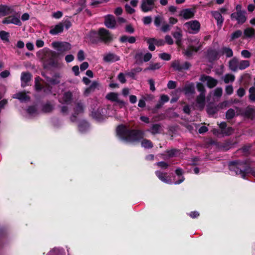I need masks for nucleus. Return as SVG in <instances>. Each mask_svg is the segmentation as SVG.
<instances>
[{
    "label": "nucleus",
    "instance_id": "nucleus-1",
    "mask_svg": "<svg viewBox=\"0 0 255 255\" xmlns=\"http://www.w3.org/2000/svg\"><path fill=\"white\" fill-rule=\"evenodd\" d=\"M116 131L119 138L124 141L129 142L137 141L143 137V133L142 131L129 129L123 125L119 126Z\"/></svg>",
    "mask_w": 255,
    "mask_h": 255
},
{
    "label": "nucleus",
    "instance_id": "nucleus-2",
    "mask_svg": "<svg viewBox=\"0 0 255 255\" xmlns=\"http://www.w3.org/2000/svg\"><path fill=\"white\" fill-rule=\"evenodd\" d=\"M229 168L232 175H240L243 179L249 174L255 176V171L246 161H233L229 163Z\"/></svg>",
    "mask_w": 255,
    "mask_h": 255
},
{
    "label": "nucleus",
    "instance_id": "nucleus-3",
    "mask_svg": "<svg viewBox=\"0 0 255 255\" xmlns=\"http://www.w3.org/2000/svg\"><path fill=\"white\" fill-rule=\"evenodd\" d=\"M87 39L92 43H97L100 41L107 43L112 40V36L108 30L102 28L99 29L98 32L90 31L87 35Z\"/></svg>",
    "mask_w": 255,
    "mask_h": 255
},
{
    "label": "nucleus",
    "instance_id": "nucleus-4",
    "mask_svg": "<svg viewBox=\"0 0 255 255\" xmlns=\"http://www.w3.org/2000/svg\"><path fill=\"white\" fill-rule=\"evenodd\" d=\"M175 173L176 175L178 176L179 180L178 181H176L174 182V184H179L183 182L185 179L184 177L182 176L183 174V170L180 168H178L175 170ZM155 174L157 176V177L163 182L172 184L173 182L171 181V180L169 178L168 179L167 177V173H163L160 171H155Z\"/></svg>",
    "mask_w": 255,
    "mask_h": 255
},
{
    "label": "nucleus",
    "instance_id": "nucleus-5",
    "mask_svg": "<svg viewBox=\"0 0 255 255\" xmlns=\"http://www.w3.org/2000/svg\"><path fill=\"white\" fill-rule=\"evenodd\" d=\"M38 53V54H42L41 58L47 61L50 66L54 68L59 67V63L57 60H56V54L54 51L48 48H44Z\"/></svg>",
    "mask_w": 255,
    "mask_h": 255
},
{
    "label": "nucleus",
    "instance_id": "nucleus-6",
    "mask_svg": "<svg viewBox=\"0 0 255 255\" xmlns=\"http://www.w3.org/2000/svg\"><path fill=\"white\" fill-rule=\"evenodd\" d=\"M190 42L189 48L186 49L184 52V54L187 56H191L194 52H197L202 46L200 42V39L196 37H191L188 39Z\"/></svg>",
    "mask_w": 255,
    "mask_h": 255
},
{
    "label": "nucleus",
    "instance_id": "nucleus-7",
    "mask_svg": "<svg viewBox=\"0 0 255 255\" xmlns=\"http://www.w3.org/2000/svg\"><path fill=\"white\" fill-rule=\"evenodd\" d=\"M72 99V94L70 92H65L62 97L59 98V102L62 105H66V106H63L61 108V112L62 114H67L68 111L67 105L71 104Z\"/></svg>",
    "mask_w": 255,
    "mask_h": 255
},
{
    "label": "nucleus",
    "instance_id": "nucleus-8",
    "mask_svg": "<svg viewBox=\"0 0 255 255\" xmlns=\"http://www.w3.org/2000/svg\"><path fill=\"white\" fill-rule=\"evenodd\" d=\"M85 108L84 104L82 101L79 100L75 101L73 109L74 113L70 117V121L72 122H76L77 120V116L84 113Z\"/></svg>",
    "mask_w": 255,
    "mask_h": 255
},
{
    "label": "nucleus",
    "instance_id": "nucleus-9",
    "mask_svg": "<svg viewBox=\"0 0 255 255\" xmlns=\"http://www.w3.org/2000/svg\"><path fill=\"white\" fill-rule=\"evenodd\" d=\"M51 45L53 48L61 52L70 50L72 47L70 43L65 41H54L51 43Z\"/></svg>",
    "mask_w": 255,
    "mask_h": 255
},
{
    "label": "nucleus",
    "instance_id": "nucleus-10",
    "mask_svg": "<svg viewBox=\"0 0 255 255\" xmlns=\"http://www.w3.org/2000/svg\"><path fill=\"white\" fill-rule=\"evenodd\" d=\"M184 25L188 32L192 34L197 33L199 31L201 27L200 22L196 20L187 22L184 24Z\"/></svg>",
    "mask_w": 255,
    "mask_h": 255
},
{
    "label": "nucleus",
    "instance_id": "nucleus-11",
    "mask_svg": "<svg viewBox=\"0 0 255 255\" xmlns=\"http://www.w3.org/2000/svg\"><path fill=\"white\" fill-rule=\"evenodd\" d=\"M156 0H141L140 8L142 11L147 12L153 10L155 7Z\"/></svg>",
    "mask_w": 255,
    "mask_h": 255
},
{
    "label": "nucleus",
    "instance_id": "nucleus-12",
    "mask_svg": "<svg viewBox=\"0 0 255 255\" xmlns=\"http://www.w3.org/2000/svg\"><path fill=\"white\" fill-rule=\"evenodd\" d=\"M246 14V12L245 11L235 12L231 14V18L233 20H236L238 24H242L247 20Z\"/></svg>",
    "mask_w": 255,
    "mask_h": 255
},
{
    "label": "nucleus",
    "instance_id": "nucleus-13",
    "mask_svg": "<svg viewBox=\"0 0 255 255\" xmlns=\"http://www.w3.org/2000/svg\"><path fill=\"white\" fill-rule=\"evenodd\" d=\"M200 80L202 82H206L207 86L209 88H212L215 87L218 81L216 79L205 75H202L200 77Z\"/></svg>",
    "mask_w": 255,
    "mask_h": 255
},
{
    "label": "nucleus",
    "instance_id": "nucleus-14",
    "mask_svg": "<svg viewBox=\"0 0 255 255\" xmlns=\"http://www.w3.org/2000/svg\"><path fill=\"white\" fill-rule=\"evenodd\" d=\"M2 23L4 24H13L18 26H21L22 24L19 17L15 15L4 18Z\"/></svg>",
    "mask_w": 255,
    "mask_h": 255
},
{
    "label": "nucleus",
    "instance_id": "nucleus-15",
    "mask_svg": "<svg viewBox=\"0 0 255 255\" xmlns=\"http://www.w3.org/2000/svg\"><path fill=\"white\" fill-rule=\"evenodd\" d=\"M16 11L13 6L0 4V16H4L10 14H15Z\"/></svg>",
    "mask_w": 255,
    "mask_h": 255
},
{
    "label": "nucleus",
    "instance_id": "nucleus-16",
    "mask_svg": "<svg viewBox=\"0 0 255 255\" xmlns=\"http://www.w3.org/2000/svg\"><path fill=\"white\" fill-rule=\"evenodd\" d=\"M195 13V10L193 8H185L180 11L179 16L185 19H188L192 18Z\"/></svg>",
    "mask_w": 255,
    "mask_h": 255
},
{
    "label": "nucleus",
    "instance_id": "nucleus-17",
    "mask_svg": "<svg viewBox=\"0 0 255 255\" xmlns=\"http://www.w3.org/2000/svg\"><path fill=\"white\" fill-rule=\"evenodd\" d=\"M105 25L109 28H114L115 27L116 20L115 17L113 15H107L105 17Z\"/></svg>",
    "mask_w": 255,
    "mask_h": 255
},
{
    "label": "nucleus",
    "instance_id": "nucleus-18",
    "mask_svg": "<svg viewBox=\"0 0 255 255\" xmlns=\"http://www.w3.org/2000/svg\"><path fill=\"white\" fill-rule=\"evenodd\" d=\"M120 58L119 56L113 53H108L104 55L103 60L107 63H113L119 61Z\"/></svg>",
    "mask_w": 255,
    "mask_h": 255
},
{
    "label": "nucleus",
    "instance_id": "nucleus-19",
    "mask_svg": "<svg viewBox=\"0 0 255 255\" xmlns=\"http://www.w3.org/2000/svg\"><path fill=\"white\" fill-rule=\"evenodd\" d=\"M227 104L226 102H224L217 106H213L212 105H209L207 106V113L210 116H213L216 114L219 108H223L224 106H226Z\"/></svg>",
    "mask_w": 255,
    "mask_h": 255
},
{
    "label": "nucleus",
    "instance_id": "nucleus-20",
    "mask_svg": "<svg viewBox=\"0 0 255 255\" xmlns=\"http://www.w3.org/2000/svg\"><path fill=\"white\" fill-rule=\"evenodd\" d=\"M219 127L221 128V133L224 136L230 135L234 131V129L232 127H227L225 122H221L219 124Z\"/></svg>",
    "mask_w": 255,
    "mask_h": 255
},
{
    "label": "nucleus",
    "instance_id": "nucleus-21",
    "mask_svg": "<svg viewBox=\"0 0 255 255\" xmlns=\"http://www.w3.org/2000/svg\"><path fill=\"white\" fill-rule=\"evenodd\" d=\"M91 116L98 122H102L104 119L103 109L98 108L97 110H93L91 112Z\"/></svg>",
    "mask_w": 255,
    "mask_h": 255
},
{
    "label": "nucleus",
    "instance_id": "nucleus-22",
    "mask_svg": "<svg viewBox=\"0 0 255 255\" xmlns=\"http://www.w3.org/2000/svg\"><path fill=\"white\" fill-rule=\"evenodd\" d=\"M106 98L109 101L116 102L123 105L125 104L123 101L119 99V94L117 93L110 92L106 95Z\"/></svg>",
    "mask_w": 255,
    "mask_h": 255
},
{
    "label": "nucleus",
    "instance_id": "nucleus-23",
    "mask_svg": "<svg viewBox=\"0 0 255 255\" xmlns=\"http://www.w3.org/2000/svg\"><path fill=\"white\" fill-rule=\"evenodd\" d=\"M64 29V25L63 23L59 22L56 25H55L53 27H52L50 30H49V33L51 35H56L58 33H61L63 32Z\"/></svg>",
    "mask_w": 255,
    "mask_h": 255
},
{
    "label": "nucleus",
    "instance_id": "nucleus-24",
    "mask_svg": "<svg viewBox=\"0 0 255 255\" xmlns=\"http://www.w3.org/2000/svg\"><path fill=\"white\" fill-rule=\"evenodd\" d=\"M239 60L236 57H233L229 62V67L231 70L236 72L239 70Z\"/></svg>",
    "mask_w": 255,
    "mask_h": 255
},
{
    "label": "nucleus",
    "instance_id": "nucleus-25",
    "mask_svg": "<svg viewBox=\"0 0 255 255\" xmlns=\"http://www.w3.org/2000/svg\"><path fill=\"white\" fill-rule=\"evenodd\" d=\"M31 75L29 72H22L21 75V86L24 87L27 83L31 80Z\"/></svg>",
    "mask_w": 255,
    "mask_h": 255
},
{
    "label": "nucleus",
    "instance_id": "nucleus-26",
    "mask_svg": "<svg viewBox=\"0 0 255 255\" xmlns=\"http://www.w3.org/2000/svg\"><path fill=\"white\" fill-rule=\"evenodd\" d=\"M196 102L198 108L200 110H203L205 105V95L199 94L197 97Z\"/></svg>",
    "mask_w": 255,
    "mask_h": 255
},
{
    "label": "nucleus",
    "instance_id": "nucleus-27",
    "mask_svg": "<svg viewBox=\"0 0 255 255\" xmlns=\"http://www.w3.org/2000/svg\"><path fill=\"white\" fill-rule=\"evenodd\" d=\"M42 75L45 78L48 84L51 85H57L60 83V81L58 78L60 77L59 75H56L55 77L50 78L42 74Z\"/></svg>",
    "mask_w": 255,
    "mask_h": 255
},
{
    "label": "nucleus",
    "instance_id": "nucleus-28",
    "mask_svg": "<svg viewBox=\"0 0 255 255\" xmlns=\"http://www.w3.org/2000/svg\"><path fill=\"white\" fill-rule=\"evenodd\" d=\"M183 91L186 95H192L195 92L194 84L193 83H190L185 86Z\"/></svg>",
    "mask_w": 255,
    "mask_h": 255
},
{
    "label": "nucleus",
    "instance_id": "nucleus-29",
    "mask_svg": "<svg viewBox=\"0 0 255 255\" xmlns=\"http://www.w3.org/2000/svg\"><path fill=\"white\" fill-rule=\"evenodd\" d=\"M142 69L140 67H136L135 68H133L131 69V70L129 72H126V76L131 78L132 79L135 80L136 77L135 75L137 73L140 72L142 71Z\"/></svg>",
    "mask_w": 255,
    "mask_h": 255
},
{
    "label": "nucleus",
    "instance_id": "nucleus-30",
    "mask_svg": "<svg viewBox=\"0 0 255 255\" xmlns=\"http://www.w3.org/2000/svg\"><path fill=\"white\" fill-rule=\"evenodd\" d=\"M89 128V125L88 123L85 121L83 120L79 122L78 124V128L80 132L85 133L86 132Z\"/></svg>",
    "mask_w": 255,
    "mask_h": 255
},
{
    "label": "nucleus",
    "instance_id": "nucleus-31",
    "mask_svg": "<svg viewBox=\"0 0 255 255\" xmlns=\"http://www.w3.org/2000/svg\"><path fill=\"white\" fill-rule=\"evenodd\" d=\"M13 98L17 99L21 102L28 101L30 100V97L26 95L25 93L19 92L13 95Z\"/></svg>",
    "mask_w": 255,
    "mask_h": 255
},
{
    "label": "nucleus",
    "instance_id": "nucleus-32",
    "mask_svg": "<svg viewBox=\"0 0 255 255\" xmlns=\"http://www.w3.org/2000/svg\"><path fill=\"white\" fill-rule=\"evenodd\" d=\"M212 15L217 20V25L221 27L224 21V18L222 14L219 11H215L212 12Z\"/></svg>",
    "mask_w": 255,
    "mask_h": 255
},
{
    "label": "nucleus",
    "instance_id": "nucleus-33",
    "mask_svg": "<svg viewBox=\"0 0 255 255\" xmlns=\"http://www.w3.org/2000/svg\"><path fill=\"white\" fill-rule=\"evenodd\" d=\"M244 36L245 38L255 37V30L252 27H248L244 30Z\"/></svg>",
    "mask_w": 255,
    "mask_h": 255
},
{
    "label": "nucleus",
    "instance_id": "nucleus-34",
    "mask_svg": "<svg viewBox=\"0 0 255 255\" xmlns=\"http://www.w3.org/2000/svg\"><path fill=\"white\" fill-rule=\"evenodd\" d=\"M120 41L122 43L128 42V43L132 44L135 42L136 38L134 36L123 35L120 37Z\"/></svg>",
    "mask_w": 255,
    "mask_h": 255
},
{
    "label": "nucleus",
    "instance_id": "nucleus-35",
    "mask_svg": "<svg viewBox=\"0 0 255 255\" xmlns=\"http://www.w3.org/2000/svg\"><path fill=\"white\" fill-rule=\"evenodd\" d=\"M47 255H66V254L64 249L55 248L51 250Z\"/></svg>",
    "mask_w": 255,
    "mask_h": 255
},
{
    "label": "nucleus",
    "instance_id": "nucleus-36",
    "mask_svg": "<svg viewBox=\"0 0 255 255\" xmlns=\"http://www.w3.org/2000/svg\"><path fill=\"white\" fill-rule=\"evenodd\" d=\"M165 153H166L168 158H171L179 155L181 153V151L179 149L174 148L167 150L165 151Z\"/></svg>",
    "mask_w": 255,
    "mask_h": 255
},
{
    "label": "nucleus",
    "instance_id": "nucleus-37",
    "mask_svg": "<svg viewBox=\"0 0 255 255\" xmlns=\"http://www.w3.org/2000/svg\"><path fill=\"white\" fill-rule=\"evenodd\" d=\"M221 52L223 55H225L227 58H230L233 56V50L229 47H223L221 50Z\"/></svg>",
    "mask_w": 255,
    "mask_h": 255
},
{
    "label": "nucleus",
    "instance_id": "nucleus-38",
    "mask_svg": "<svg viewBox=\"0 0 255 255\" xmlns=\"http://www.w3.org/2000/svg\"><path fill=\"white\" fill-rule=\"evenodd\" d=\"M161 128V125L158 124H153L151 126L149 131L153 134L159 133Z\"/></svg>",
    "mask_w": 255,
    "mask_h": 255
},
{
    "label": "nucleus",
    "instance_id": "nucleus-39",
    "mask_svg": "<svg viewBox=\"0 0 255 255\" xmlns=\"http://www.w3.org/2000/svg\"><path fill=\"white\" fill-rule=\"evenodd\" d=\"M145 40L148 44V49L150 51H154L155 49V45H156V43L155 42L156 41V39L154 38H146Z\"/></svg>",
    "mask_w": 255,
    "mask_h": 255
},
{
    "label": "nucleus",
    "instance_id": "nucleus-40",
    "mask_svg": "<svg viewBox=\"0 0 255 255\" xmlns=\"http://www.w3.org/2000/svg\"><path fill=\"white\" fill-rule=\"evenodd\" d=\"M207 55L210 58L214 60L218 58V53L215 49H210L207 51Z\"/></svg>",
    "mask_w": 255,
    "mask_h": 255
},
{
    "label": "nucleus",
    "instance_id": "nucleus-41",
    "mask_svg": "<svg viewBox=\"0 0 255 255\" xmlns=\"http://www.w3.org/2000/svg\"><path fill=\"white\" fill-rule=\"evenodd\" d=\"M250 62L249 60H239V70H243L250 66Z\"/></svg>",
    "mask_w": 255,
    "mask_h": 255
},
{
    "label": "nucleus",
    "instance_id": "nucleus-42",
    "mask_svg": "<svg viewBox=\"0 0 255 255\" xmlns=\"http://www.w3.org/2000/svg\"><path fill=\"white\" fill-rule=\"evenodd\" d=\"M54 109L53 106L49 103H47L42 106V111L44 113L51 112Z\"/></svg>",
    "mask_w": 255,
    "mask_h": 255
},
{
    "label": "nucleus",
    "instance_id": "nucleus-43",
    "mask_svg": "<svg viewBox=\"0 0 255 255\" xmlns=\"http://www.w3.org/2000/svg\"><path fill=\"white\" fill-rule=\"evenodd\" d=\"M173 36L176 39V43L179 45L181 43L182 35L180 31H178L173 33Z\"/></svg>",
    "mask_w": 255,
    "mask_h": 255
},
{
    "label": "nucleus",
    "instance_id": "nucleus-44",
    "mask_svg": "<svg viewBox=\"0 0 255 255\" xmlns=\"http://www.w3.org/2000/svg\"><path fill=\"white\" fill-rule=\"evenodd\" d=\"M161 67V64L160 63H151L147 68L144 69V71L155 70L159 69Z\"/></svg>",
    "mask_w": 255,
    "mask_h": 255
},
{
    "label": "nucleus",
    "instance_id": "nucleus-45",
    "mask_svg": "<svg viewBox=\"0 0 255 255\" xmlns=\"http://www.w3.org/2000/svg\"><path fill=\"white\" fill-rule=\"evenodd\" d=\"M235 77L234 75L231 74H226L223 77V79L225 83L232 82L235 80Z\"/></svg>",
    "mask_w": 255,
    "mask_h": 255
},
{
    "label": "nucleus",
    "instance_id": "nucleus-46",
    "mask_svg": "<svg viewBox=\"0 0 255 255\" xmlns=\"http://www.w3.org/2000/svg\"><path fill=\"white\" fill-rule=\"evenodd\" d=\"M181 66L182 65L180 64L179 60H175L173 61L171 63V67L174 69L175 71H181Z\"/></svg>",
    "mask_w": 255,
    "mask_h": 255
},
{
    "label": "nucleus",
    "instance_id": "nucleus-47",
    "mask_svg": "<svg viewBox=\"0 0 255 255\" xmlns=\"http://www.w3.org/2000/svg\"><path fill=\"white\" fill-rule=\"evenodd\" d=\"M141 146L145 148H151L153 144L150 140L144 139L141 141Z\"/></svg>",
    "mask_w": 255,
    "mask_h": 255
},
{
    "label": "nucleus",
    "instance_id": "nucleus-48",
    "mask_svg": "<svg viewBox=\"0 0 255 255\" xmlns=\"http://www.w3.org/2000/svg\"><path fill=\"white\" fill-rule=\"evenodd\" d=\"M164 20L163 17L161 15H156L154 17V23L156 27H159Z\"/></svg>",
    "mask_w": 255,
    "mask_h": 255
},
{
    "label": "nucleus",
    "instance_id": "nucleus-49",
    "mask_svg": "<svg viewBox=\"0 0 255 255\" xmlns=\"http://www.w3.org/2000/svg\"><path fill=\"white\" fill-rule=\"evenodd\" d=\"M243 34L241 30H238L233 32L231 35L230 41H233L237 38L240 37Z\"/></svg>",
    "mask_w": 255,
    "mask_h": 255
},
{
    "label": "nucleus",
    "instance_id": "nucleus-50",
    "mask_svg": "<svg viewBox=\"0 0 255 255\" xmlns=\"http://www.w3.org/2000/svg\"><path fill=\"white\" fill-rule=\"evenodd\" d=\"M249 99L252 102H255V86L251 87L249 89Z\"/></svg>",
    "mask_w": 255,
    "mask_h": 255
},
{
    "label": "nucleus",
    "instance_id": "nucleus-51",
    "mask_svg": "<svg viewBox=\"0 0 255 255\" xmlns=\"http://www.w3.org/2000/svg\"><path fill=\"white\" fill-rule=\"evenodd\" d=\"M9 34L8 32L2 30L0 31V37L1 40L6 42L9 41Z\"/></svg>",
    "mask_w": 255,
    "mask_h": 255
},
{
    "label": "nucleus",
    "instance_id": "nucleus-52",
    "mask_svg": "<svg viewBox=\"0 0 255 255\" xmlns=\"http://www.w3.org/2000/svg\"><path fill=\"white\" fill-rule=\"evenodd\" d=\"M27 113L31 116L37 114V111L35 106H30L26 110Z\"/></svg>",
    "mask_w": 255,
    "mask_h": 255
},
{
    "label": "nucleus",
    "instance_id": "nucleus-53",
    "mask_svg": "<svg viewBox=\"0 0 255 255\" xmlns=\"http://www.w3.org/2000/svg\"><path fill=\"white\" fill-rule=\"evenodd\" d=\"M235 115V111L232 109H230L226 112V118L228 120L233 119Z\"/></svg>",
    "mask_w": 255,
    "mask_h": 255
},
{
    "label": "nucleus",
    "instance_id": "nucleus-54",
    "mask_svg": "<svg viewBox=\"0 0 255 255\" xmlns=\"http://www.w3.org/2000/svg\"><path fill=\"white\" fill-rule=\"evenodd\" d=\"M223 93V90L221 88H217L213 91V95L214 97L220 98L222 96Z\"/></svg>",
    "mask_w": 255,
    "mask_h": 255
},
{
    "label": "nucleus",
    "instance_id": "nucleus-55",
    "mask_svg": "<svg viewBox=\"0 0 255 255\" xmlns=\"http://www.w3.org/2000/svg\"><path fill=\"white\" fill-rule=\"evenodd\" d=\"M197 88L198 91L200 93V94H203V95H205L206 90L204 86L200 83H198L197 84Z\"/></svg>",
    "mask_w": 255,
    "mask_h": 255
},
{
    "label": "nucleus",
    "instance_id": "nucleus-56",
    "mask_svg": "<svg viewBox=\"0 0 255 255\" xmlns=\"http://www.w3.org/2000/svg\"><path fill=\"white\" fill-rule=\"evenodd\" d=\"M126 73H120L118 75V79L119 81L122 84L126 82Z\"/></svg>",
    "mask_w": 255,
    "mask_h": 255
},
{
    "label": "nucleus",
    "instance_id": "nucleus-57",
    "mask_svg": "<svg viewBox=\"0 0 255 255\" xmlns=\"http://www.w3.org/2000/svg\"><path fill=\"white\" fill-rule=\"evenodd\" d=\"M159 58L164 60L168 61L171 59V55L166 53H161L159 55Z\"/></svg>",
    "mask_w": 255,
    "mask_h": 255
},
{
    "label": "nucleus",
    "instance_id": "nucleus-58",
    "mask_svg": "<svg viewBox=\"0 0 255 255\" xmlns=\"http://www.w3.org/2000/svg\"><path fill=\"white\" fill-rule=\"evenodd\" d=\"M241 55L245 58H249L251 57V53L247 50H243L241 51Z\"/></svg>",
    "mask_w": 255,
    "mask_h": 255
},
{
    "label": "nucleus",
    "instance_id": "nucleus-59",
    "mask_svg": "<svg viewBox=\"0 0 255 255\" xmlns=\"http://www.w3.org/2000/svg\"><path fill=\"white\" fill-rule=\"evenodd\" d=\"M77 59L79 61H82L85 59L84 52L82 50H80L77 53Z\"/></svg>",
    "mask_w": 255,
    "mask_h": 255
},
{
    "label": "nucleus",
    "instance_id": "nucleus-60",
    "mask_svg": "<svg viewBox=\"0 0 255 255\" xmlns=\"http://www.w3.org/2000/svg\"><path fill=\"white\" fill-rule=\"evenodd\" d=\"M255 113V110L253 108H248L246 111V115L249 118H253V114Z\"/></svg>",
    "mask_w": 255,
    "mask_h": 255
},
{
    "label": "nucleus",
    "instance_id": "nucleus-61",
    "mask_svg": "<svg viewBox=\"0 0 255 255\" xmlns=\"http://www.w3.org/2000/svg\"><path fill=\"white\" fill-rule=\"evenodd\" d=\"M45 87L43 88V92L45 94L48 95L52 93V87L47 84Z\"/></svg>",
    "mask_w": 255,
    "mask_h": 255
},
{
    "label": "nucleus",
    "instance_id": "nucleus-62",
    "mask_svg": "<svg viewBox=\"0 0 255 255\" xmlns=\"http://www.w3.org/2000/svg\"><path fill=\"white\" fill-rule=\"evenodd\" d=\"M109 0H92L91 5L96 6L104 2H107Z\"/></svg>",
    "mask_w": 255,
    "mask_h": 255
},
{
    "label": "nucleus",
    "instance_id": "nucleus-63",
    "mask_svg": "<svg viewBox=\"0 0 255 255\" xmlns=\"http://www.w3.org/2000/svg\"><path fill=\"white\" fill-rule=\"evenodd\" d=\"M156 165L162 169H166L169 166L168 164L164 161L158 162L156 163Z\"/></svg>",
    "mask_w": 255,
    "mask_h": 255
},
{
    "label": "nucleus",
    "instance_id": "nucleus-64",
    "mask_svg": "<svg viewBox=\"0 0 255 255\" xmlns=\"http://www.w3.org/2000/svg\"><path fill=\"white\" fill-rule=\"evenodd\" d=\"M176 87V83L174 81L170 80L167 84V87L169 89H175Z\"/></svg>",
    "mask_w": 255,
    "mask_h": 255
}]
</instances>
